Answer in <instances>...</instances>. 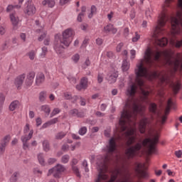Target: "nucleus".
<instances>
[{
  "label": "nucleus",
  "instance_id": "obj_1",
  "mask_svg": "<svg viewBox=\"0 0 182 182\" xmlns=\"http://www.w3.org/2000/svg\"><path fill=\"white\" fill-rule=\"evenodd\" d=\"M137 92V85L135 83L129 85L127 90V95L129 96V99L125 104V109H123L121 114V118L119 119V127L122 132H125L126 137H128L127 141V146L129 147L125 151V154L128 160L133 159L137 154L140 150H141L142 146L147 149L148 154L151 155L153 153H156V144L159 143V135H154V138H146L144 139L141 143H136V119L137 114L142 116L141 119L139 122V132L142 134L146 132V126L149 123V119L144 117V106L141 105L140 100L134 98V95Z\"/></svg>",
  "mask_w": 182,
  "mask_h": 182
},
{
  "label": "nucleus",
  "instance_id": "obj_2",
  "mask_svg": "<svg viewBox=\"0 0 182 182\" xmlns=\"http://www.w3.org/2000/svg\"><path fill=\"white\" fill-rule=\"evenodd\" d=\"M135 75L136 76L135 82L137 86H139L142 95L141 100L142 102L147 103V99L149 97V91L144 90L143 86H144V82L141 78L147 77V76H149V71L147 70V68L144 67L143 60L136 65V69H135Z\"/></svg>",
  "mask_w": 182,
  "mask_h": 182
},
{
  "label": "nucleus",
  "instance_id": "obj_3",
  "mask_svg": "<svg viewBox=\"0 0 182 182\" xmlns=\"http://www.w3.org/2000/svg\"><path fill=\"white\" fill-rule=\"evenodd\" d=\"M55 39L54 50L58 55H60L63 53V49H65L63 45L68 48L70 43H72V41H73V31L70 28H68L63 32L61 37L57 35Z\"/></svg>",
  "mask_w": 182,
  "mask_h": 182
},
{
  "label": "nucleus",
  "instance_id": "obj_4",
  "mask_svg": "<svg viewBox=\"0 0 182 182\" xmlns=\"http://www.w3.org/2000/svg\"><path fill=\"white\" fill-rule=\"evenodd\" d=\"M168 19H170V18L165 11H163L161 14L159 18L158 19V24L156 26L154 31L155 42L158 46H166L168 43V40L166 38L163 37L161 38H159L160 35H163V33H164V30L162 26L166 25V22H167Z\"/></svg>",
  "mask_w": 182,
  "mask_h": 182
},
{
  "label": "nucleus",
  "instance_id": "obj_5",
  "mask_svg": "<svg viewBox=\"0 0 182 182\" xmlns=\"http://www.w3.org/2000/svg\"><path fill=\"white\" fill-rule=\"evenodd\" d=\"M173 105L174 103L171 101V98H170L168 100L167 106L165 109V114L164 116L160 115V112L157 110V105H156V103L152 102L149 105V112L156 116L158 122H160L161 124H164V123H166V120H167V114L170 113V109Z\"/></svg>",
  "mask_w": 182,
  "mask_h": 182
},
{
  "label": "nucleus",
  "instance_id": "obj_6",
  "mask_svg": "<svg viewBox=\"0 0 182 182\" xmlns=\"http://www.w3.org/2000/svg\"><path fill=\"white\" fill-rule=\"evenodd\" d=\"M161 82L162 83H166V85H169V87L172 89L173 95H177L181 89V82H180V80H178L174 82L171 80V77H170V75L167 74L162 76Z\"/></svg>",
  "mask_w": 182,
  "mask_h": 182
},
{
  "label": "nucleus",
  "instance_id": "obj_7",
  "mask_svg": "<svg viewBox=\"0 0 182 182\" xmlns=\"http://www.w3.org/2000/svg\"><path fill=\"white\" fill-rule=\"evenodd\" d=\"M65 170H66L65 166L58 164L55 167L49 169L47 176H49L50 174H53L55 178H60V174H62Z\"/></svg>",
  "mask_w": 182,
  "mask_h": 182
},
{
  "label": "nucleus",
  "instance_id": "obj_8",
  "mask_svg": "<svg viewBox=\"0 0 182 182\" xmlns=\"http://www.w3.org/2000/svg\"><path fill=\"white\" fill-rule=\"evenodd\" d=\"M146 165L141 163H136L135 164V173H136L139 178H146L147 177V172H146Z\"/></svg>",
  "mask_w": 182,
  "mask_h": 182
},
{
  "label": "nucleus",
  "instance_id": "obj_9",
  "mask_svg": "<svg viewBox=\"0 0 182 182\" xmlns=\"http://www.w3.org/2000/svg\"><path fill=\"white\" fill-rule=\"evenodd\" d=\"M24 13L26 15L32 16V15H35V14H36V7H35V5H33L32 2L28 1L26 3V8L24 9Z\"/></svg>",
  "mask_w": 182,
  "mask_h": 182
},
{
  "label": "nucleus",
  "instance_id": "obj_10",
  "mask_svg": "<svg viewBox=\"0 0 182 182\" xmlns=\"http://www.w3.org/2000/svg\"><path fill=\"white\" fill-rule=\"evenodd\" d=\"M33 136V129H31L28 135H24L21 137V140L23 143V150H26L27 149H29V144L28 143V141H29V140L32 139Z\"/></svg>",
  "mask_w": 182,
  "mask_h": 182
},
{
  "label": "nucleus",
  "instance_id": "obj_11",
  "mask_svg": "<svg viewBox=\"0 0 182 182\" xmlns=\"http://www.w3.org/2000/svg\"><path fill=\"white\" fill-rule=\"evenodd\" d=\"M26 78V75L25 73H23L17 76L14 80V85L18 90H21V87H22V85H23V82H25Z\"/></svg>",
  "mask_w": 182,
  "mask_h": 182
},
{
  "label": "nucleus",
  "instance_id": "obj_12",
  "mask_svg": "<svg viewBox=\"0 0 182 182\" xmlns=\"http://www.w3.org/2000/svg\"><path fill=\"white\" fill-rule=\"evenodd\" d=\"M9 16L11 22L13 25V29L16 31V29H18L17 26L19 23V17H18L16 12L11 13Z\"/></svg>",
  "mask_w": 182,
  "mask_h": 182
},
{
  "label": "nucleus",
  "instance_id": "obj_13",
  "mask_svg": "<svg viewBox=\"0 0 182 182\" xmlns=\"http://www.w3.org/2000/svg\"><path fill=\"white\" fill-rule=\"evenodd\" d=\"M35 72L31 71L30 72L26 78V81H25V85L26 86H27L28 87H31V85H33V80L35 79Z\"/></svg>",
  "mask_w": 182,
  "mask_h": 182
},
{
  "label": "nucleus",
  "instance_id": "obj_14",
  "mask_svg": "<svg viewBox=\"0 0 182 182\" xmlns=\"http://www.w3.org/2000/svg\"><path fill=\"white\" fill-rule=\"evenodd\" d=\"M9 140H11V136L9 135L6 136L0 146V156H2L4 153H5V148L6 147V144L9 143Z\"/></svg>",
  "mask_w": 182,
  "mask_h": 182
},
{
  "label": "nucleus",
  "instance_id": "obj_15",
  "mask_svg": "<svg viewBox=\"0 0 182 182\" xmlns=\"http://www.w3.org/2000/svg\"><path fill=\"white\" fill-rule=\"evenodd\" d=\"M117 77H119V73L117 72H110L107 76L109 83H115Z\"/></svg>",
  "mask_w": 182,
  "mask_h": 182
},
{
  "label": "nucleus",
  "instance_id": "obj_16",
  "mask_svg": "<svg viewBox=\"0 0 182 182\" xmlns=\"http://www.w3.org/2000/svg\"><path fill=\"white\" fill-rule=\"evenodd\" d=\"M87 77H83L80 82V85H76L77 90H82V89H87Z\"/></svg>",
  "mask_w": 182,
  "mask_h": 182
},
{
  "label": "nucleus",
  "instance_id": "obj_17",
  "mask_svg": "<svg viewBox=\"0 0 182 182\" xmlns=\"http://www.w3.org/2000/svg\"><path fill=\"white\" fill-rule=\"evenodd\" d=\"M104 32L105 33H110L112 32L114 35L117 32V28H114L113 24L109 23L104 27Z\"/></svg>",
  "mask_w": 182,
  "mask_h": 182
},
{
  "label": "nucleus",
  "instance_id": "obj_18",
  "mask_svg": "<svg viewBox=\"0 0 182 182\" xmlns=\"http://www.w3.org/2000/svg\"><path fill=\"white\" fill-rule=\"evenodd\" d=\"M43 82H45V75L42 73H38L36 77V85L41 86Z\"/></svg>",
  "mask_w": 182,
  "mask_h": 182
},
{
  "label": "nucleus",
  "instance_id": "obj_19",
  "mask_svg": "<svg viewBox=\"0 0 182 182\" xmlns=\"http://www.w3.org/2000/svg\"><path fill=\"white\" fill-rule=\"evenodd\" d=\"M42 4L43 6L48 5L49 8H53V6H55V0H43Z\"/></svg>",
  "mask_w": 182,
  "mask_h": 182
},
{
  "label": "nucleus",
  "instance_id": "obj_20",
  "mask_svg": "<svg viewBox=\"0 0 182 182\" xmlns=\"http://www.w3.org/2000/svg\"><path fill=\"white\" fill-rule=\"evenodd\" d=\"M41 112H44L47 116L50 114V107L48 105H44L41 107Z\"/></svg>",
  "mask_w": 182,
  "mask_h": 182
},
{
  "label": "nucleus",
  "instance_id": "obj_21",
  "mask_svg": "<svg viewBox=\"0 0 182 182\" xmlns=\"http://www.w3.org/2000/svg\"><path fill=\"white\" fill-rule=\"evenodd\" d=\"M170 43L171 45H174L176 48H181L182 46V40L181 41H176L174 38H171L170 39Z\"/></svg>",
  "mask_w": 182,
  "mask_h": 182
},
{
  "label": "nucleus",
  "instance_id": "obj_22",
  "mask_svg": "<svg viewBox=\"0 0 182 182\" xmlns=\"http://www.w3.org/2000/svg\"><path fill=\"white\" fill-rule=\"evenodd\" d=\"M18 106H19V101L14 100L10 104L9 110H11V112H14V110H15Z\"/></svg>",
  "mask_w": 182,
  "mask_h": 182
},
{
  "label": "nucleus",
  "instance_id": "obj_23",
  "mask_svg": "<svg viewBox=\"0 0 182 182\" xmlns=\"http://www.w3.org/2000/svg\"><path fill=\"white\" fill-rule=\"evenodd\" d=\"M46 96H47V92L46 91H42L39 93V96H38V100L39 102H41V103H43V102H45V100H46Z\"/></svg>",
  "mask_w": 182,
  "mask_h": 182
},
{
  "label": "nucleus",
  "instance_id": "obj_24",
  "mask_svg": "<svg viewBox=\"0 0 182 182\" xmlns=\"http://www.w3.org/2000/svg\"><path fill=\"white\" fill-rule=\"evenodd\" d=\"M130 68V65L129 64V63L127 62V60H124L122 61V70L123 72H127V70H129V69Z\"/></svg>",
  "mask_w": 182,
  "mask_h": 182
},
{
  "label": "nucleus",
  "instance_id": "obj_25",
  "mask_svg": "<svg viewBox=\"0 0 182 182\" xmlns=\"http://www.w3.org/2000/svg\"><path fill=\"white\" fill-rule=\"evenodd\" d=\"M21 9V5H12L10 4L7 6L6 11V12H12V11H14V9Z\"/></svg>",
  "mask_w": 182,
  "mask_h": 182
},
{
  "label": "nucleus",
  "instance_id": "obj_26",
  "mask_svg": "<svg viewBox=\"0 0 182 182\" xmlns=\"http://www.w3.org/2000/svg\"><path fill=\"white\" fill-rule=\"evenodd\" d=\"M43 149L44 151H49V150L50 149V146L49 144V141L44 140L43 141Z\"/></svg>",
  "mask_w": 182,
  "mask_h": 182
},
{
  "label": "nucleus",
  "instance_id": "obj_27",
  "mask_svg": "<svg viewBox=\"0 0 182 182\" xmlns=\"http://www.w3.org/2000/svg\"><path fill=\"white\" fill-rule=\"evenodd\" d=\"M96 12H97V9L96 8V6L92 5L91 6V12L90 14L88 15V18H93L94 15H96Z\"/></svg>",
  "mask_w": 182,
  "mask_h": 182
},
{
  "label": "nucleus",
  "instance_id": "obj_28",
  "mask_svg": "<svg viewBox=\"0 0 182 182\" xmlns=\"http://www.w3.org/2000/svg\"><path fill=\"white\" fill-rule=\"evenodd\" d=\"M66 136V132H60L55 134L56 140H62Z\"/></svg>",
  "mask_w": 182,
  "mask_h": 182
},
{
  "label": "nucleus",
  "instance_id": "obj_29",
  "mask_svg": "<svg viewBox=\"0 0 182 182\" xmlns=\"http://www.w3.org/2000/svg\"><path fill=\"white\" fill-rule=\"evenodd\" d=\"M38 160L41 166H45V158L43 157V154H39L38 155Z\"/></svg>",
  "mask_w": 182,
  "mask_h": 182
},
{
  "label": "nucleus",
  "instance_id": "obj_30",
  "mask_svg": "<svg viewBox=\"0 0 182 182\" xmlns=\"http://www.w3.org/2000/svg\"><path fill=\"white\" fill-rule=\"evenodd\" d=\"M18 176H19V173L14 172L10 178V182H17L18 181Z\"/></svg>",
  "mask_w": 182,
  "mask_h": 182
},
{
  "label": "nucleus",
  "instance_id": "obj_31",
  "mask_svg": "<svg viewBox=\"0 0 182 182\" xmlns=\"http://www.w3.org/2000/svg\"><path fill=\"white\" fill-rule=\"evenodd\" d=\"M86 133H87V127H82L78 131L80 136H85Z\"/></svg>",
  "mask_w": 182,
  "mask_h": 182
},
{
  "label": "nucleus",
  "instance_id": "obj_32",
  "mask_svg": "<svg viewBox=\"0 0 182 182\" xmlns=\"http://www.w3.org/2000/svg\"><path fill=\"white\" fill-rule=\"evenodd\" d=\"M70 159V156H69V155L68 154H65L62 156L61 162L63 163L64 164H66V163H69Z\"/></svg>",
  "mask_w": 182,
  "mask_h": 182
},
{
  "label": "nucleus",
  "instance_id": "obj_33",
  "mask_svg": "<svg viewBox=\"0 0 182 182\" xmlns=\"http://www.w3.org/2000/svg\"><path fill=\"white\" fill-rule=\"evenodd\" d=\"M59 113H60L59 108H55L51 112L50 117H53V116H55V114H59Z\"/></svg>",
  "mask_w": 182,
  "mask_h": 182
},
{
  "label": "nucleus",
  "instance_id": "obj_34",
  "mask_svg": "<svg viewBox=\"0 0 182 182\" xmlns=\"http://www.w3.org/2000/svg\"><path fill=\"white\" fill-rule=\"evenodd\" d=\"M36 55V53H35V50H31L28 53V55L29 57V59H31V60H33V59H35Z\"/></svg>",
  "mask_w": 182,
  "mask_h": 182
},
{
  "label": "nucleus",
  "instance_id": "obj_35",
  "mask_svg": "<svg viewBox=\"0 0 182 182\" xmlns=\"http://www.w3.org/2000/svg\"><path fill=\"white\" fill-rule=\"evenodd\" d=\"M88 66H90V60L89 58H87L85 62L82 64V69H86Z\"/></svg>",
  "mask_w": 182,
  "mask_h": 182
},
{
  "label": "nucleus",
  "instance_id": "obj_36",
  "mask_svg": "<svg viewBox=\"0 0 182 182\" xmlns=\"http://www.w3.org/2000/svg\"><path fill=\"white\" fill-rule=\"evenodd\" d=\"M79 59H80V55L77 53L72 57V60L73 62H75V63H77V62H79Z\"/></svg>",
  "mask_w": 182,
  "mask_h": 182
},
{
  "label": "nucleus",
  "instance_id": "obj_37",
  "mask_svg": "<svg viewBox=\"0 0 182 182\" xmlns=\"http://www.w3.org/2000/svg\"><path fill=\"white\" fill-rule=\"evenodd\" d=\"M72 168H73V171H74V173H75L77 177H80V173H79V168H77V166H73Z\"/></svg>",
  "mask_w": 182,
  "mask_h": 182
},
{
  "label": "nucleus",
  "instance_id": "obj_38",
  "mask_svg": "<svg viewBox=\"0 0 182 182\" xmlns=\"http://www.w3.org/2000/svg\"><path fill=\"white\" fill-rule=\"evenodd\" d=\"M4 102H5V97L4 96L3 94H0V110H1L2 109Z\"/></svg>",
  "mask_w": 182,
  "mask_h": 182
},
{
  "label": "nucleus",
  "instance_id": "obj_39",
  "mask_svg": "<svg viewBox=\"0 0 182 182\" xmlns=\"http://www.w3.org/2000/svg\"><path fill=\"white\" fill-rule=\"evenodd\" d=\"M78 111L79 110H77V109H71L69 112V114H70L71 116H77Z\"/></svg>",
  "mask_w": 182,
  "mask_h": 182
},
{
  "label": "nucleus",
  "instance_id": "obj_40",
  "mask_svg": "<svg viewBox=\"0 0 182 182\" xmlns=\"http://www.w3.org/2000/svg\"><path fill=\"white\" fill-rule=\"evenodd\" d=\"M82 166L85 167V173H88V171H89V168H87V161L84 160V161H82Z\"/></svg>",
  "mask_w": 182,
  "mask_h": 182
},
{
  "label": "nucleus",
  "instance_id": "obj_41",
  "mask_svg": "<svg viewBox=\"0 0 182 182\" xmlns=\"http://www.w3.org/2000/svg\"><path fill=\"white\" fill-rule=\"evenodd\" d=\"M103 79H104L103 74L99 73L97 75L98 83H102V82H103Z\"/></svg>",
  "mask_w": 182,
  "mask_h": 182
},
{
  "label": "nucleus",
  "instance_id": "obj_42",
  "mask_svg": "<svg viewBox=\"0 0 182 182\" xmlns=\"http://www.w3.org/2000/svg\"><path fill=\"white\" fill-rule=\"evenodd\" d=\"M30 130V125L29 124H26V126L23 128V133L24 134H26V133H28V132H29Z\"/></svg>",
  "mask_w": 182,
  "mask_h": 182
},
{
  "label": "nucleus",
  "instance_id": "obj_43",
  "mask_svg": "<svg viewBox=\"0 0 182 182\" xmlns=\"http://www.w3.org/2000/svg\"><path fill=\"white\" fill-rule=\"evenodd\" d=\"M80 104L81 106H86V100L82 97H80Z\"/></svg>",
  "mask_w": 182,
  "mask_h": 182
},
{
  "label": "nucleus",
  "instance_id": "obj_44",
  "mask_svg": "<svg viewBox=\"0 0 182 182\" xmlns=\"http://www.w3.org/2000/svg\"><path fill=\"white\" fill-rule=\"evenodd\" d=\"M57 122H58V118H54V119L48 121V123H49L50 126H52V124H56Z\"/></svg>",
  "mask_w": 182,
  "mask_h": 182
},
{
  "label": "nucleus",
  "instance_id": "obj_45",
  "mask_svg": "<svg viewBox=\"0 0 182 182\" xmlns=\"http://www.w3.org/2000/svg\"><path fill=\"white\" fill-rule=\"evenodd\" d=\"M140 39V35L135 33V36L132 38V42H137Z\"/></svg>",
  "mask_w": 182,
  "mask_h": 182
},
{
  "label": "nucleus",
  "instance_id": "obj_46",
  "mask_svg": "<svg viewBox=\"0 0 182 182\" xmlns=\"http://www.w3.org/2000/svg\"><path fill=\"white\" fill-rule=\"evenodd\" d=\"M96 43H97V45H98V46L103 45V39H102L100 38H97Z\"/></svg>",
  "mask_w": 182,
  "mask_h": 182
},
{
  "label": "nucleus",
  "instance_id": "obj_47",
  "mask_svg": "<svg viewBox=\"0 0 182 182\" xmlns=\"http://www.w3.org/2000/svg\"><path fill=\"white\" fill-rule=\"evenodd\" d=\"M83 16H85V14H83V13H80V14H78L77 18V21L78 22H82V18H83Z\"/></svg>",
  "mask_w": 182,
  "mask_h": 182
},
{
  "label": "nucleus",
  "instance_id": "obj_48",
  "mask_svg": "<svg viewBox=\"0 0 182 182\" xmlns=\"http://www.w3.org/2000/svg\"><path fill=\"white\" fill-rule=\"evenodd\" d=\"M48 164H53L56 163V159H55V158H50L48 160Z\"/></svg>",
  "mask_w": 182,
  "mask_h": 182
},
{
  "label": "nucleus",
  "instance_id": "obj_49",
  "mask_svg": "<svg viewBox=\"0 0 182 182\" xmlns=\"http://www.w3.org/2000/svg\"><path fill=\"white\" fill-rule=\"evenodd\" d=\"M175 155L176 156V157H178V159H181L182 156V151L179 150V151H175Z\"/></svg>",
  "mask_w": 182,
  "mask_h": 182
},
{
  "label": "nucleus",
  "instance_id": "obj_50",
  "mask_svg": "<svg viewBox=\"0 0 182 182\" xmlns=\"http://www.w3.org/2000/svg\"><path fill=\"white\" fill-rule=\"evenodd\" d=\"M36 122L37 127H39V126H41V124H42V119H41V117L37 118Z\"/></svg>",
  "mask_w": 182,
  "mask_h": 182
},
{
  "label": "nucleus",
  "instance_id": "obj_51",
  "mask_svg": "<svg viewBox=\"0 0 182 182\" xmlns=\"http://www.w3.org/2000/svg\"><path fill=\"white\" fill-rule=\"evenodd\" d=\"M64 97L67 99V100H69L70 99H72V95L69 94V92H65Z\"/></svg>",
  "mask_w": 182,
  "mask_h": 182
},
{
  "label": "nucleus",
  "instance_id": "obj_52",
  "mask_svg": "<svg viewBox=\"0 0 182 182\" xmlns=\"http://www.w3.org/2000/svg\"><path fill=\"white\" fill-rule=\"evenodd\" d=\"M107 58H109V59H112V58L114 56V55L113 54V52H112V51H107Z\"/></svg>",
  "mask_w": 182,
  "mask_h": 182
},
{
  "label": "nucleus",
  "instance_id": "obj_53",
  "mask_svg": "<svg viewBox=\"0 0 182 182\" xmlns=\"http://www.w3.org/2000/svg\"><path fill=\"white\" fill-rule=\"evenodd\" d=\"M130 54H131V59H134L136 57V50H130Z\"/></svg>",
  "mask_w": 182,
  "mask_h": 182
},
{
  "label": "nucleus",
  "instance_id": "obj_54",
  "mask_svg": "<svg viewBox=\"0 0 182 182\" xmlns=\"http://www.w3.org/2000/svg\"><path fill=\"white\" fill-rule=\"evenodd\" d=\"M123 43H120L117 46V52H120L122 50V48H123Z\"/></svg>",
  "mask_w": 182,
  "mask_h": 182
},
{
  "label": "nucleus",
  "instance_id": "obj_55",
  "mask_svg": "<svg viewBox=\"0 0 182 182\" xmlns=\"http://www.w3.org/2000/svg\"><path fill=\"white\" fill-rule=\"evenodd\" d=\"M46 52H48V48L47 47H43L42 48V56H45V55H46Z\"/></svg>",
  "mask_w": 182,
  "mask_h": 182
},
{
  "label": "nucleus",
  "instance_id": "obj_56",
  "mask_svg": "<svg viewBox=\"0 0 182 182\" xmlns=\"http://www.w3.org/2000/svg\"><path fill=\"white\" fill-rule=\"evenodd\" d=\"M68 79L70 83H76V79L73 77H68Z\"/></svg>",
  "mask_w": 182,
  "mask_h": 182
},
{
  "label": "nucleus",
  "instance_id": "obj_57",
  "mask_svg": "<svg viewBox=\"0 0 182 182\" xmlns=\"http://www.w3.org/2000/svg\"><path fill=\"white\" fill-rule=\"evenodd\" d=\"M130 18L131 19H134V18H136V12L134 11V10L131 11Z\"/></svg>",
  "mask_w": 182,
  "mask_h": 182
},
{
  "label": "nucleus",
  "instance_id": "obj_58",
  "mask_svg": "<svg viewBox=\"0 0 182 182\" xmlns=\"http://www.w3.org/2000/svg\"><path fill=\"white\" fill-rule=\"evenodd\" d=\"M69 149V145L68 144H63L62 146V150L63 151H68V150Z\"/></svg>",
  "mask_w": 182,
  "mask_h": 182
},
{
  "label": "nucleus",
  "instance_id": "obj_59",
  "mask_svg": "<svg viewBox=\"0 0 182 182\" xmlns=\"http://www.w3.org/2000/svg\"><path fill=\"white\" fill-rule=\"evenodd\" d=\"M34 174H42V171L39 170V168H36L33 169Z\"/></svg>",
  "mask_w": 182,
  "mask_h": 182
},
{
  "label": "nucleus",
  "instance_id": "obj_60",
  "mask_svg": "<svg viewBox=\"0 0 182 182\" xmlns=\"http://www.w3.org/2000/svg\"><path fill=\"white\" fill-rule=\"evenodd\" d=\"M106 107H107V105L102 104L101 106H100V110L102 112H105V110H106Z\"/></svg>",
  "mask_w": 182,
  "mask_h": 182
},
{
  "label": "nucleus",
  "instance_id": "obj_61",
  "mask_svg": "<svg viewBox=\"0 0 182 182\" xmlns=\"http://www.w3.org/2000/svg\"><path fill=\"white\" fill-rule=\"evenodd\" d=\"M49 126H50V124H49V121H48L42 125L41 129H46L47 127H49Z\"/></svg>",
  "mask_w": 182,
  "mask_h": 182
},
{
  "label": "nucleus",
  "instance_id": "obj_62",
  "mask_svg": "<svg viewBox=\"0 0 182 182\" xmlns=\"http://www.w3.org/2000/svg\"><path fill=\"white\" fill-rule=\"evenodd\" d=\"M77 117H85V112H77Z\"/></svg>",
  "mask_w": 182,
  "mask_h": 182
},
{
  "label": "nucleus",
  "instance_id": "obj_63",
  "mask_svg": "<svg viewBox=\"0 0 182 182\" xmlns=\"http://www.w3.org/2000/svg\"><path fill=\"white\" fill-rule=\"evenodd\" d=\"M114 15V13L113 11H111L109 14H107V18L109 21H112V18H113Z\"/></svg>",
  "mask_w": 182,
  "mask_h": 182
},
{
  "label": "nucleus",
  "instance_id": "obj_64",
  "mask_svg": "<svg viewBox=\"0 0 182 182\" xmlns=\"http://www.w3.org/2000/svg\"><path fill=\"white\" fill-rule=\"evenodd\" d=\"M5 28L4 26L0 27V34L1 35H5Z\"/></svg>",
  "mask_w": 182,
  "mask_h": 182
}]
</instances>
